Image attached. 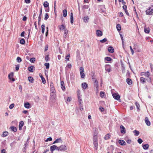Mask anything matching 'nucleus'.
I'll use <instances>...</instances> for the list:
<instances>
[{
    "label": "nucleus",
    "mask_w": 153,
    "mask_h": 153,
    "mask_svg": "<svg viewBox=\"0 0 153 153\" xmlns=\"http://www.w3.org/2000/svg\"><path fill=\"white\" fill-rule=\"evenodd\" d=\"M146 13L147 14L149 15L153 14V5L146 10Z\"/></svg>",
    "instance_id": "f257e3e1"
},
{
    "label": "nucleus",
    "mask_w": 153,
    "mask_h": 153,
    "mask_svg": "<svg viewBox=\"0 0 153 153\" xmlns=\"http://www.w3.org/2000/svg\"><path fill=\"white\" fill-rule=\"evenodd\" d=\"M144 76L147 78L146 79V80L148 82H151V79L150 77V73L149 71L145 72Z\"/></svg>",
    "instance_id": "f03ea898"
},
{
    "label": "nucleus",
    "mask_w": 153,
    "mask_h": 153,
    "mask_svg": "<svg viewBox=\"0 0 153 153\" xmlns=\"http://www.w3.org/2000/svg\"><path fill=\"white\" fill-rule=\"evenodd\" d=\"M93 81H94V87L96 88V90L97 91H98V82L97 80L95 78H94L93 79Z\"/></svg>",
    "instance_id": "7ed1b4c3"
},
{
    "label": "nucleus",
    "mask_w": 153,
    "mask_h": 153,
    "mask_svg": "<svg viewBox=\"0 0 153 153\" xmlns=\"http://www.w3.org/2000/svg\"><path fill=\"white\" fill-rule=\"evenodd\" d=\"M84 68L82 67H81L79 68V71L81 77L84 78L85 76V74L84 73Z\"/></svg>",
    "instance_id": "20e7f679"
},
{
    "label": "nucleus",
    "mask_w": 153,
    "mask_h": 153,
    "mask_svg": "<svg viewBox=\"0 0 153 153\" xmlns=\"http://www.w3.org/2000/svg\"><path fill=\"white\" fill-rule=\"evenodd\" d=\"M58 150L59 151H64L67 149V147L65 145H62L59 147H58Z\"/></svg>",
    "instance_id": "39448f33"
},
{
    "label": "nucleus",
    "mask_w": 153,
    "mask_h": 153,
    "mask_svg": "<svg viewBox=\"0 0 153 153\" xmlns=\"http://www.w3.org/2000/svg\"><path fill=\"white\" fill-rule=\"evenodd\" d=\"M112 96L114 99L117 100L120 99V96L118 94L113 93L112 94Z\"/></svg>",
    "instance_id": "423d86ee"
},
{
    "label": "nucleus",
    "mask_w": 153,
    "mask_h": 153,
    "mask_svg": "<svg viewBox=\"0 0 153 153\" xmlns=\"http://www.w3.org/2000/svg\"><path fill=\"white\" fill-rule=\"evenodd\" d=\"M96 34L97 36L98 37H100L103 35L102 32L99 30H96Z\"/></svg>",
    "instance_id": "0eeeda50"
},
{
    "label": "nucleus",
    "mask_w": 153,
    "mask_h": 153,
    "mask_svg": "<svg viewBox=\"0 0 153 153\" xmlns=\"http://www.w3.org/2000/svg\"><path fill=\"white\" fill-rule=\"evenodd\" d=\"M58 147L55 145H53L51 146L50 150L51 152H53L55 149L58 150Z\"/></svg>",
    "instance_id": "6e6552de"
},
{
    "label": "nucleus",
    "mask_w": 153,
    "mask_h": 153,
    "mask_svg": "<svg viewBox=\"0 0 153 153\" xmlns=\"http://www.w3.org/2000/svg\"><path fill=\"white\" fill-rule=\"evenodd\" d=\"M13 73H10L8 75V77L9 79L12 80L13 82L15 81V79L13 78Z\"/></svg>",
    "instance_id": "1a4fd4ad"
},
{
    "label": "nucleus",
    "mask_w": 153,
    "mask_h": 153,
    "mask_svg": "<svg viewBox=\"0 0 153 153\" xmlns=\"http://www.w3.org/2000/svg\"><path fill=\"white\" fill-rule=\"evenodd\" d=\"M9 129L10 131L13 132H15L17 130V128L14 126H10L9 128Z\"/></svg>",
    "instance_id": "9d476101"
},
{
    "label": "nucleus",
    "mask_w": 153,
    "mask_h": 153,
    "mask_svg": "<svg viewBox=\"0 0 153 153\" xmlns=\"http://www.w3.org/2000/svg\"><path fill=\"white\" fill-rule=\"evenodd\" d=\"M120 128L121 129V132L123 134H125L126 133L125 128V127L122 125H121L120 126Z\"/></svg>",
    "instance_id": "9b49d317"
},
{
    "label": "nucleus",
    "mask_w": 153,
    "mask_h": 153,
    "mask_svg": "<svg viewBox=\"0 0 153 153\" xmlns=\"http://www.w3.org/2000/svg\"><path fill=\"white\" fill-rule=\"evenodd\" d=\"M145 121L146 124L148 126H149L151 125V123L149 120V119L148 117H146L145 119Z\"/></svg>",
    "instance_id": "f8f14e48"
},
{
    "label": "nucleus",
    "mask_w": 153,
    "mask_h": 153,
    "mask_svg": "<svg viewBox=\"0 0 153 153\" xmlns=\"http://www.w3.org/2000/svg\"><path fill=\"white\" fill-rule=\"evenodd\" d=\"M24 122L23 121H21L19 122V130H21L22 128V127L24 125Z\"/></svg>",
    "instance_id": "ddd939ff"
},
{
    "label": "nucleus",
    "mask_w": 153,
    "mask_h": 153,
    "mask_svg": "<svg viewBox=\"0 0 153 153\" xmlns=\"http://www.w3.org/2000/svg\"><path fill=\"white\" fill-rule=\"evenodd\" d=\"M24 105V107L27 108H29L31 107L30 104L28 102L25 103Z\"/></svg>",
    "instance_id": "4468645a"
},
{
    "label": "nucleus",
    "mask_w": 153,
    "mask_h": 153,
    "mask_svg": "<svg viewBox=\"0 0 153 153\" xmlns=\"http://www.w3.org/2000/svg\"><path fill=\"white\" fill-rule=\"evenodd\" d=\"M105 70L108 72H110L111 71V68L110 65H106L105 66Z\"/></svg>",
    "instance_id": "2eb2a0df"
},
{
    "label": "nucleus",
    "mask_w": 153,
    "mask_h": 153,
    "mask_svg": "<svg viewBox=\"0 0 153 153\" xmlns=\"http://www.w3.org/2000/svg\"><path fill=\"white\" fill-rule=\"evenodd\" d=\"M82 86L83 89H85L88 87V84L85 82H83L82 84Z\"/></svg>",
    "instance_id": "dca6fc26"
},
{
    "label": "nucleus",
    "mask_w": 153,
    "mask_h": 153,
    "mask_svg": "<svg viewBox=\"0 0 153 153\" xmlns=\"http://www.w3.org/2000/svg\"><path fill=\"white\" fill-rule=\"evenodd\" d=\"M108 51L110 53H112L114 52V49L112 47L110 46L108 48Z\"/></svg>",
    "instance_id": "f3484780"
},
{
    "label": "nucleus",
    "mask_w": 153,
    "mask_h": 153,
    "mask_svg": "<svg viewBox=\"0 0 153 153\" xmlns=\"http://www.w3.org/2000/svg\"><path fill=\"white\" fill-rule=\"evenodd\" d=\"M71 23V24H73L74 22L73 14L72 13H71L70 15Z\"/></svg>",
    "instance_id": "a211bd4d"
},
{
    "label": "nucleus",
    "mask_w": 153,
    "mask_h": 153,
    "mask_svg": "<svg viewBox=\"0 0 153 153\" xmlns=\"http://www.w3.org/2000/svg\"><path fill=\"white\" fill-rule=\"evenodd\" d=\"M119 143L121 145H126V142L123 140H119Z\"/></svg>",
    "instance_id": "6ab92c4d"
},
{
    "label": "nucleus",
    "mask_w": 153,
    "mask_h": 153,
    "mask_svg": "<svg viewBox=\"0 0 153 153\" xmlns=\"http://www.w3.org/2000/svg\"><path fill=\"white\" fill-rule=\"evenodd\" d=\"M61 88L63 90H64L65 89V87L64 84V82L63 81L61 82Z\"/></svg>",
    "instance_id": "aec40b11"
},
{
    "label": "nucleus",
    "mask_w": 153,
    "mask_h": 153,
    "mask_svg": "<svg viewBox=\"0 0 153 153\" xmlns=\"http://www.w3.org/2000/svg\"><path fill=\"white\" fill-rule=\"evenodd\" d=\"M28 70L31 72H33L34 70V67L33 66H30L28 68Z\"/></svg>",
    "instance_id": "412c9836"
},
{
    "label": "nucleus",
    "mask_w": 153,
    "mask_h": 153,
    "mask_svg": "<svg viewBox=\"0 0 153 153\" xmlns=\"http://www.w3.org/2000/svg\"><path fill=\"white\" fill-rule=\"evenodd\" d=\"M98 137L97 136V135H94L93 137V142H98Z\"/></svg>",
    "instance_id": "4be33fe9"
},
{
    "label": "nucleus",
    "mask_w": 153,
    "mask_h": 153,
    "mask_svg": "<svg viewBox=\"0 0 153 153\" xmlns=\"http://www.w3.org/2000/svg\"><path fill=\"white\" fill-rule=\"evenodd\" d=\"M93 144L94 148L97 150L98 149V142H93Z\"/></svg>",
    "instance_id": "5701e85b"
},
{
    "label": "nucleus",
    "mask_w": 153,
    "mask_h": 153,
    "mask_svg": "<svg viewBox=\"0 0 153 153\" xmlns=\"http://www.w3.org/2000/svg\"><path fill=\"white\" fill-rule=\"evenodd\" d=\"M143 147L144 149L147 150L149 148V145L148 144H144L143 145Z\"/></svg>",
    "instance_id": "b1692460"
},
{
    "label": "nucleus",
    "mask_w": 153,
    "mask_h": 153,
    "mask_svg": "<svg viewBox=\"0 0 153 153\" xmlns=\"http://www.w3.org/2000/svg\"><path fill=\"white\" fill-rule=\"evenodd\" d=\"M150 29L149 28H147L145 26L144 27V31L146 33H149Z\"/></svg>",
    "instance_id": "393cba45"
},
{
    "label": "nucleus",
    "mask_w": 153,
    "mask_h": 153,
    "mask_svg": "<svg viewBox=\"0 0 153 153\" xmlns=\"http://www.w3.org/2000/svg\"><path fill=\"white\" fill-rule=\"evenodd\" d=\"M83 19L84 22L86 23L88 22V21L89 19V18L88 16H85L83 18Z\"/></svg>",
    "instance_id": "a878e982"
},
{
    "label": "nucleus",
    "mask_w": 153,
    "mask_h": 153,
    "mask_svg": "<svg viewBox=\"0 0 153 153\" xmlns=\"http://www.w3.org/2000/svg\"><path fill=\"white\" fill-rule=\"evenodd\" d=\"M126 82L129 85H131L132 84L131 80L129 78H127L126 79Z\"/></svg>",
    "instance_id": "bb28decb"
},
{
    "label": "nucleus",
    "mask_w": 153,
    "mask_h": 153,
    "mask_svg": "<svg viewBox=\"0 0 153 153\" xmlns=\"http://www.w3.org/2000/svg\"><path fill=\"white\" fill-rule=\"evenodd\" d=\"M116 28L118 31H120L121 29V25L119 24H117L116 26Z\"/></svg>",
    "instance_id": "cd10ccee"
},
{
    "label": "nucleus",
    "mask_w": 153,
    "mask_h": 153,
    "mask_svg": "<svg viewBox=\"0 0 153 153\" xmlns=\"http://www.w3.org/2000/svg\"><path fill=\"white\" fill-rule=\"evenodd\" d=\"M63 16L64 17H66L67 15V11L66 9L63 10L62 11Z\"/></svg>",
    "instance_id": "c85d7f7f"
},
{
    "label": "nucleus",
    "mask_w": 153,
    "mask_h": 153,
    "mask_svg": "<svg viewBox=\"0 0 153 153\" xmlns=\"http://www.w3.org/2000/svg\"><path fill=\"white\" fill-rule=\"evenodd\" d=\"M43 5L45 7H49V4L47 1H45L44 2Z\"/></svg>",
    "instance_id": "c756f323"
},
{
    "label": "nucleus",
    "mask_w": 153,
    "mask_h": 153,
    "mask_svg": "<svg viewBox=\"0 0 153 153\" xmlns=\"http://www.w3.org/2000/svg\"><path fill=\"white\" fill-rule=\"evenodd\" d=\"M68 33V31L66 29H65L64 31V37L66 38L67 37V35Z\"/></svg>",
    "instance_id": "7c9ffc66"
},
{
    "label": "nucleus",
    "mask_w": 153,
    "mask_h": 153,
    "mask_svg": "<svg viewBox=\"0 0 153 153\" xmlns=\"http://www.w3.org/2000/svg\"><path fill=\"white\" fill-rule=\"evenodd\" d=\"M28 79L29 81L31 83L33 82L34 79L32 76H29L28 77Z\"/></svg>",
    "instance_id": "2f4dec72"
},
{
    "label": "nucleus",
    "mask_w": 153,
    "mask_h": 153,
    "mask_svg": "<svg viewBox=\"0 0 153 153\" xmlns=\"http://www.w3.org/2000/svg\"><path fill=\"white\" fill-rule=\"evenodd\" d=\"M110 134H106L104 137V139L105 140H108L110 139Z\"/></svg>",
    "instance_id": "473e14b6"
},
{
    "label": "nucleus",
    "mask_w": 153,
    "mask_h": 153,
    "mask_svg": "<svg viewBox=\"0 0 153 153\" xmlns=\"http://www.w3.org/2000/svg\"><path fill=\"white\" fill-rule=\"evenodd\" d=\"M59 28L60 30H64L65 28V25H62L61 26H59Z\"/></svg>",
    "instance_id": "72a5a7b5"
},
{
    "label": "nucleus",
    "mask_w": 153,
    "mask_h": 153,
    "mask_svg": "<svg viewBox=\"0 0 153 153\" xmlns=\"http://www.w3.org/2000/svg\"><path fill=\"white\" fill-rule=\"evenodd\" d=\"M42 29V33H44L45 32V25L44 24H42L41 26Z\"/></svg>",
    "instance_id": "f704fd0d"
},
{
    "label": "nucleus",
    "mask_w": 153,
    "mask_h": 153,
    "mask_svg": "<svg viewBox=\"0 0 153 153\" xmlns=\"http://www.w3.org/2000/svg\"><path fill=\"white\" fill-rule=\"evenodd\" d=\"M135 105L137 107V109L138 110H140V105L139 103H138V102H135Z\"/></svg>",
    "instance_id": "c9c22d12"
},
{
    "label": "nucleus",
    "mask_w": 153,
    "mask_h": 153,
    "mask_svg": "<svg viewBox=\"0 0 153 153\" xmlns=\"http://www.w3.org/2000/svg\"><path fill=\"white\" fill-rule=\"evenodd\" d=\"M20 43L22 44H24L25 43V39L23 38H22L20 40Z\"/></svg>",
    "instance_id": "e433bc0d"
},
{
    "label": "nucleus",
    "mask_w": 153,
    "mask_h": 153,
    "mask_svg": "<svg viewBox=\"0 0 153 153\" xmlns=\"http://www.w3.org/2000/svg\"><path fill=\"white\" fill-rule=\"evenodd\" d=\"M120 37H121V39L122 40V45H123V46H124V41H123V36L122 35V34H120Z\"/></svg>",
    "instance_id": "4c0bfd02"
},
{
    "label": "nucleus",
    "mask_w": 153,
    "mask_h": 153,
    "mask_svg": "<svg viewBox=\"0 0 153 153\" xmlns=\"http://www.w3.org/2000/svg\"><path fill=\"white\" fill-rule=\"evenodd\" d=\"M105 95V93L103 91H101L100 93V96L101 97H103Z\"/></svg>",
    "instance_id": "58836bf2"
},
{
    "label": "nucleus",
    "mask_w": 153,
    "mask_h": 153,
    "mask_svg": "<svg viewBox=\"0 0 153 153\" xmlns=\"http://www.w3.org/2000/svg\"><path fill=\"white\" fill-rule=\"evenodd\" d=\"M145 78L143 77H141L140 78V82L143 83H144L145 82Z\"/></svg>",
    "instance_id": "ea45409f"
},
{
    "label": "nucleus",
    "mask_w": 153,
    "mask_h": 153,
    "mask_svg": "<svg viewBox=\"0 0 153 153\" xmlns=\"http://www.w3.org/2000/svg\"><path fill=\"white\" fill-rule=\"evenodd\" d=\"M105 59L107 61H109L111 60V58L110 57L107 56L105 57Z\"/></svg>",
    "instance_id": "a19ab883"
},
{
    "label": "nucleus",
    "mask_w": 153,
    "mask_h": 153,
    "mask_svg": "<svg viewBox=\"0 0 153 153\" xmlns=\"http://www.w3.org/2000/svg\"><path fill=\"white\" fill-rule=\"evenodd\" d=\"M57 143H62V140L61 138H59L56 140Z\"/></svg>",
    "instance_id": "79ce46f5"
},
{
    "label": "nucleus",
    "mask_w": 153,
    "mask_h": 153,
    "mask_svg": "<svg viewBox=\"0 0 153 153\" xmlns=\"http://www.w3.org/2000/svg\"><path fill=\"white\" fill-rule=\"evenodd\" d=\"M16 60L18 62H21L22 60L21 58L18 57L16 59Z\"/></svg>",
    "instance_id": "37998d69"
},
{
    "label": "nucleus",
    "mask_w": 153,
    "mask_h": 153,
    "mask_svg": "<svg viewBox=\"0 0 153 153\" xmlns=\"http://www.w3.org/2000/svg\"><path fill=\"white\" fill-rule=\"evenodd\" d=\"M49 18V16L47 13H46L45 15V17L44 18V19L45 20H47Z\"/></svg>",
    "instance_id": "c03bdc74"
},
{
    "label": "nucleus",
    "mask_w": 153,
    "mask_h": 153,
    "mask_svg": "<svg viewBox=\"0 0 153 153\" xmlns=\"http://www.w3.org/2000/svg\"><path fill=\"white\" fill-rule=\"evenodd\" d=\"M107 41V39L106 38H104L102 40H100V42L101 43H104L106 42Z\"/></svg>",
    "instance_id": "a18cd8bd"
},
{
    "label": "nucleus",
    "mask_w": 153,
    "mask_h": 153,
    "mask_svg": "<svg viewBox=\"0 0 153 153\" xmlns=\"http://www.w3.org/2000/svg\"><path fill=\"white\" fill-rule=\"evenodd\" d=\"M45 65L46 67V69H48L49 68V64L48 63H45Z\"/></svg>",
    "instance_id": "49530a36"
},
{
    "label": "nucleus",
    "mask_w": 153,
    "mask_h": 153,
    "mask_svg": "<svg viewBox=\"0 0 153 153\" xmlns=\"http://www.w3.org/2000/svg\"><path fill=\"white\" fill-rule=\"evenodd\" d=\"M42 14H40L38 17V24H39V22H40L41 19L42 17Z\"/></svg>",
    "instance_id": "de8ad7c7"
},
{
    "label": "nucleus",
    "mask_w": 153,
    "mask_h": 153,
    "mask_svg": "<svg viewBox=\"0 0 153 153\" xmlns=\"http://www.w3.org/2000/svg\"><path fill=\"white\" fill-rule=\"evenodd\" d=\"M30 61L31 62L34 63L35 61V58H30Z\"/></svg>",
    "instance_id": "09e8293b"
},
{
    "label": "nucleus",
    "mask_w": 153,
    "mask_h": 153,
    "mask_svg": "<svg viewBox=\"0 0 153 153\" xmlns=\"http://www.w3.org/2000/svg\"><path fill=\"white\" fill-rule=\"evenodd\" d=\"M78 100H79V103L80 104H81V101H82V100L81 99L80 97V96H79L78 95Z\"/></svg>",
    "instance_id": "8fccbe9b"
},
{
    "label": "nucleus",
    "mask_w": 153,
    "mask_h": 153,
    "mask_svg": "<svg viewBox=\"0 0 153 153\" xmlns=\"http://www.w3.org/2000/svg\"><path fill=\"white\" fill-rule=\"evenodd\" d=\"M41 79L42 80V82L43 84H45L46 82V80H45V79L43 77H42Z\"/></svg>",
    "instance_id": "3c124183"
},
{
    "label": "nucleus",
    "mask_w": 153,
    "mask_h": 153,
    "mask_svg": "<svg viewBox=\"0 0 153 153\" xmlns=\"http://www.w3.org/2000/svg\"><path fill=\"white\" fill-rule=\"evenodd\" d=\"M137 142L141 144L143 142V140L139 138L137 140Z\"/></svg>",
    "instance_id": "603ef678"
},
{
    "label": "nucleus",
    "mask_w": 153,
    "mask_h": 153,
    "mask_svg": "<svg viewBox=\"0 0 153 153\" xmlns=\"http://www.w3.org/2000/svg\"><path fill=\"white\" fill-rule=\"evenodd\" d=\"M14 106V104H11L9 106V108L10 109H12Z\"/></svg>",
    "instance_id": "864d4df0"
},
{
    "label": "nucleus",
    "mask_w": 153,
    "mask_h": 153,
    "mask_svg": "<svg viewBox=\"0 0 153 153\" xmlns=\"http://www.w3.org/2000/svg\"><path fill=\"white\" fill-rule=\"evenodd\" d=\"M52 140V138L51 137L48 138L47 139L45 140V141L47 142L48 141H51Z\"/></svg>",
    "instance_id": "5fc2aeb1"
},
{
    "label": "nucleus",
    "mask_w": 153,
    "mask_h": 153,
    "mask_svg": "<svg viewBox=\"0 0 153 153\" xmlns=\"http://www.w3.org/2000/svg\"><path fill=\"white\" fill-rule=\"evenodd\" d=\"M133 133L134 134H139V131L137 130H134L133 131Z\"/></svg>",
    "instance_id": "6e6d98bb"
},
{
    "label": "nucleus",
    "mask_w": 153,
    "mask_h": 153,
    "mask_svg": "<svg viewBox=\"0 0 153 153\" xmlns=\"http://www.w3.org/2000/svg\"><path fill=\"white\" fill-rule=\"evenodd\" d=\"M89 8V6L87 5H84L83 7V9H87Z\"/></svg>",
    "instance_id": "4d7b16f0"
},
{
    "label": "nucleus",
    "mask_w": 153,
    "mask_h": 153,
    "mask_svg": "<svg viewBox=\"0 0 153 153\" xmlns=\"http://www.w3.org/2000/svg\"><path fill=\"white\" fill-rule=\"evenodd\" d=\"M130 49L131 51L132 54V55H133L134 54V51H133V49H132V48L131 46H130Z\"/></svg>",
    "instance_id": "13d9d810"
},
{
    "label": "nucleus",
    "mask_w": 153,
    "mask_h": 153,
    "mask_svg": "<svg viewBox=\"0 0 153 153\" xmlns=\"http://www.w3.org/2000/svg\"><path fill=\"white\" fill-rule=\"evenodd\" d=\"M49 58L48 55H47L45 56V60L46 61H48L49 60Z\"/></svg>",
    "instance_id": "bf43d9fd"
},
{
    "label": "nucleus",
    "mask_w": 153,
    "mask_h": 153,
    "mask_svg": "<svg viewBox=\"0 0 153 153\" xmlns=\"http://www.w3.org/2000/svg\"><path fill=\"white\" fill-rule=\"evenodd\" d=\"M70 57V54H68L65 58V59L67 60L68 61L69 60V57Z\"/></svg>",
    "instance_id": "052dcab7"
},
{
    "label": "nucleus",
    "mask_w": 153,
    "mask_h": 153,
    "mask_svg": "<svg viewBox=\"0 0 153 153\" xmlns=\"http://www.w3.org/2000/svg\"><path fill=\"white\" fill-rule=\"evenodd\" d=\"M72 67L71 65L70 64H68L66 66V67H68L69 68H70Z\"/></svg>",
    "instance_id": "680f3d73"
},
{
    "label": "nucleus",
    "mask_w": 153,
    "mask_h": 153,
    "mask_svg": "<svg viewBox=\"0 0 153 153\" xmlns=\"http://www.w3.org/2000/svg\"><path fill=\"white\" fill-rule=\"evenodd\" d=\"M29 138H28L27 140V142L25 144V147H26L28 145L27 143L28 142V140H29Z\"/></svg>",
    "instance_id": "e2e57ef3"
},
{
    "label": "nucleus",
    "mask_w": 153,
    "mask_h": 153,
    "mask_svg": "<svg viewBox=\"0 0 153 153\" xmlns=\"http://www.w3.org/2000/svg\"><path fill=\"white\" fill-rule=\"evenodd\" d=\"M25 1L26 3L29 4L30 3V0H25Z\"/></svg>",
    "instance_id": "0e129e2a"
},
{
    "label": "nucleus",
    "mask_w": 153,
    "mask_h": 153,
    "mask_svg": "<svg viewBox=\"0 0 153 153\" xmlns=\"http://www.w3.org/2000/svg\"><path fill=\"white\" fill-rule=\"evenodd\" d=\"M25 33L24 31H23V32H22L21 34V36L24 37V36Z\"/></svg>",
    "instance_id": "69168bd1"
},
{
    "label": "nucleus",
    "mask_w": 153,
    "mask_h": 153,
    "mask_svg": "<svg viewBox=\"0 0 153 153\" xmlns=\"http://www.w3.org/2000/svg\"><path fill=\"white\" fill-rule=\"evenodd\" d=\"M123 9L125 10H126L127 6L126 5H124L123 7Z\"/></svg>",
    "instance_id": "338daca9"
},
{
    "label": "nucleus",
    "mask_w": 153,
    "mask_h": 153,
    "mask_svg": "<svg viewBox=\"0 0 153 153\" xmlns=\"http://www.w3.org/2000/svg\"><path fill=\"white\" fill-rule=\"evenodd\" d=\"M1 153H6L5 150L4 149H2L1 151Z\"/></svg>",
    "instance_id": "774afa93"
}]
</instances>
